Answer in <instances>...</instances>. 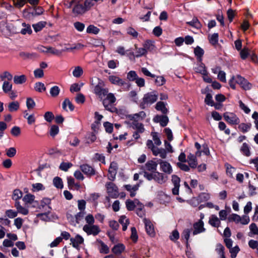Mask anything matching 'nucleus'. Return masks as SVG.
Returning <instances> with one entry per match:
<instances>
[{
	"label": "nucleus",
	"mask_w": 258,
	"mask_h": 258,
	"mask_svg": "<svg viewBox=\"0 0 258 258\" xmlns=\"http://www.w3.org/2000/svg\"><path fill=\"white\" fill-rule=\"evenodd\" d=\"M186 24L197 29H201L202 25L197 17L193 18L190 22H186Z\"/></svg>",
	"instance_id": "e433bc0d"
},
{
	"label": "nucleus",
	"mask_w": 258,
	"mask_h": 258,
	"mask_svg": "<svg viewBox=\"0 0 258 258\" xmlns=\"http://www.w3.org/2000/svg\"><path fill=\"white\" fill-rule=\"evenodd\" d=\"M67 107L70 111H73L74 109V106L71 101L68 98H66L62 103V108L67 111Z\"/></svg>",
	"instance_id": "58836bf2"
},
{
	"label": "nucleus",
	"mask_w": 258,
	"mask_h": 258,
	"mask_svg": "<svg viewBox=\"0 0 258 258\" xmlns=\"http://www.w3.org/2000/svg\"><path fill=\"white\" fill-rule=\"evenodd\" d=\"M108 79L110 83L116 86H123L126 84L123 79L117 76L110 75L108 76Z\"/></svg>",
	"instance_id": "2eb2a0df"
},
{
	"label": "nucleus",
	"mask_w": 258,
	"mask_h": 258,
	"mask_svg": "<svg viewBox=\"0 0 258 258\" xmlns=\"http://www.w3.org/2000/svg\"><path fill=\"white\" fill-rule=\"evenodd\" d=\"M240 216L236 214H232L228 218L229 221L234 222L236 223H240Z\"/></svg>",
	"instance_id": "e2e57ef3"
},
{
	"label": "nucleus",
	"mask_w": 258,
	"mask_h": 258,
	"mask_svg": "<svg viewBox=\"0 0 258 258\" xmlns=\"http://www.w3.org/2000/svg\"><path fill=\"white\" fill-rule=\"evenodd\" d=\"M131 126H132L134 129L136 130V132H138L140 133H143L144 131L145 128L144 127L143 124L141 123H134L132 124H129Z\"/></svg>",
	"instance_id": "37998d69"
},
{
	"label": "nucleus",
	"mask_w": 258,
	"mask_h": 258,
	"mask_svg": "<svg viewBox=\"0 0 258 258\" xmlns=\"http://www.w3.org/2000/svg\"><path fill=\"white\" fill-rule=\"evenodd\" d=\"M14 82L16 84H22L26 82L27 77L24 75L20 76H15L13 78Z\"/></svg>",
	"instance_id": "72a5a7b5"
},
{
	"label": "nucleus",
	"mask_w": 258,
	"mask_h": 258,
	"mask_svg": "<svg viewBox=\"0 0 258 258\" xmlns=\"http://www.w3.org/2000/svg\"><path fill=\"white\" fill-rule=\"evenodd\" d=\"M152 153L154 156H159L162 159H165L167 157L166 150L162 148H158L156 147Z\"/></svg>",
	"instance_id": "a878e982"
},
{
	"label": "nucleus",
	"mask_w": 258,
	"mask_h": 258,
	"mask_svg": "<svg viewBox=\"0 0 258 258\" xmlns=\"http://www.w3.org/2000/svg\"><path fill=\"white\" fill-rule=\"evenodd\" d=\"M144 222L147 234L151 237H154L155 235V232L154 226L152 222L146 219H144Z\"/></svg>",
	"instance_id": "6ab92c4d"
},
{
	"label": "nucleus",
	"mask_w": 258,
	"mask_h": 258,
	"mask_svg": "<svg viewBox=\"0 0 258 258\" xmlns=\"http://www.w3.org/2000/svg\"><path fill=\"white\" fill-rule=\"evenodd\" d=\"M54 185L58 188L63 187V182L62 179L59 177H55L53 180Z\"/></svg>",
	"instance_id": "13d9d810"
},
{
	"label": "nucleus",
	"mask_w": 258,
	"mask_h": 258,
	"mask_svg": "<svg viewBox=\"0 0 258 258\" xmlns=\"http://www.w3.org/2000/svg\"><path fill=\"white\" fill-rule=\"evenodd\" d=\"M83 74V70L82 67L77 66L74 68L73 75L76 78H80Z\"/></svg>",
	"instance_id": "49530a36"
},
{
	"label": "nucleus",
	"mask_w": 258,
	"mask_h": 258,
	"mask_svg": "<svg viewBox=\"0 0 258 258\" xmlns=\"http://www.w3.org/2000/svg\"><path fill=\"white\" fill-rule=\"evenodd\" d=\"M224 120L231 125H237L240 123L239 117L234 113L226 112L223 114Z\"/></svg>",
	"instance_id": "0eeeda50"
},
{
	"label": "nucleus",
	"mask_w": 258,
	"mask_h": 258,
	"mask_svg": "<svg viewBox=\"0 0 258 258\" xmlns=\"http://www.w3.org/2000/svg\"><path fill=\"white\" fill-rule=\"evenodd\" d=\"M106 97L103 100V104L106 109L110 110L111 105L116 101V98L112 93H107L106 95Z\"/></svg>",
	"instance_id": "9b49d317"
},
{
	"label": "nucleus",
	"mask_w": 258,
	"mask_h": 258,
	"mask_svg": "<svg viewBox=\"0 0 258 258\" xmlns=\"http://www.w3.org/2000/svg\"><path fill=\"white\" fill-rule=\"evenodd\" d=\"M5 151L6 155L9 158L15 157L17 153V150L15 147L6 149Z\"/></svg>",
	"instance_id": "864d4df0"
},
{
	"label": "nucleus",
	"mask_w": 258,
	"mask_h": 258,
	"mask_svg": "<svg viewBox=\"0 0 258 258\" xmlns=\"http://www.w3.org/2000/svg\"><path fill=\"white\" fill-rule=\"evenodd\" d=\"M160 170L167 174H170L172 172V168L170 164L164 160H160L159 162Z\"/></svg>",
	"instance_id": "dca6fc26"
},
{
	"label": "nucleus",
	"mask_w": 258,
	"mask_h": 258,
	"mask_svg": "<svg viewBox=\"0 0 258 258\" xmlns=\"http://www.w3.org/2000/svg\"><path fill=\"white\" fill-rule=\"evenodd\" d=\"M25 115L24 116L27 119V122L29 124L31 125L35 122L36 119L34 114L28 115V113L26 112H25Z\"/></svg>",
	"instance_id": "052dcab7"
},
{
	"label": "nucleus",
	"mask_w": 258,
	"mask_h": 258,
	"mask_svg": "<svg viewBox=\"0 0 258 258\" xmlns=\"http://www.w3.org/2000/svg\"><path fill=\"white\" fill-rule=\"evenodd\" d=\"M135 49L136 50L135 54L133 52H131L130 54L131 55H134L137 57H141L144 55H146L147 53V51H146V49L143 48H138L137 45H135Z\"/></svg>",
	"instance_id": "7c9ffc66"
},
{
	"label": "nucleus",
	"mask_w": 258,
	"mask_h": 258,
	"mask_svg": "<svg viewBox=\"0 0 258 258\" xmlns=\"http://www.w3.org/2000/svg\"><path fill=\"white\" fill-rule=\"evenodd\" d=\"M194 230L192 234L194 235L203 233L205 232L206 229L204 228V223L202 220H199L193 224Z\"/></svg>",
	"instance_id": "f8f14e48"
},
{
	"label": "nucleus",
	"mask_w": 258,
	"mask_h": 258,
	"mask_svg": "<svg viewBox=\"0 0 258 258\" xmlns=\"http://www.w3.org/2000/svg\"><path fill=\"white\" fill-rule=\"evenodd\" d=\"M46 49V53H49L53 55H55L57 56H59L62 53V51L58 50L55 48L49 47L48 48H45Z\"/></svg>",
	"instance_id": "09e8293b"
},
{
	"label": "nucleus",
	"mask_w": 258,
	"mask_h": 258,
	"mask_svg": "<svg viewBox=\"0 0 258 258\" xmlns=\"http://www.w3.org/2000/svg\"><path fill=\"white\" fill-rule=\"evenodd\" d=\"M13 78L12 74L8 71H4L0 74V80L3 82L2 90L4 93L8 94L12 91L13 84L11 81Z\"/></svg>",
	"instance_id": "7ed1b4c3"
},
{
	"label": "nucleus",
	"mask_w": 258,
	"mask_h": 258,
	"mask_svg": "<svg viewBox=\"0 0 258 258\" xmlns=\"http://www.w3.org/2000/svg\"><path fill=\"white\" fill-rule=\"evenodd\" d=\"M86 32L89 34H97L99 32V29L94 25H90L87 27Z\"/></svg>",
	"instance_id": "5fc2aeb1"
},
{
	"label": "nucleus",
	"mask_w": 258,
	"mask_h": 258,
	"mask_svg": "<svg viewBox=\"0 0 258 258\" xmlns=\"http://www.w3.org/2000/svg\"><path fill=\"white\" fill-rule=\"evenodd\" d=\"M97 80L98 83L94 87V93L102 100L108 93V89L105 88V83L102 80L98 78Z\"/></svg>",
	"instance_id": "39448f33"
},
{
	"label": "nucleus",
	"mask_w": 258,
	"mask_h": 258,
	"mask_svg": "<svg viewBox=\"0 0 258 258\" xmlns=\"http://www.w3.org/2000/svg\"><path fill=\"white\" fill-rule=\"evenodd\" d=\"M158 94L157 91H153L145 94L143 98V105L151 104L158 99Z\"/></svg>",
	"instance_id": "423d86ee"
},
{
	"label": "nucleus",
	"mask_w": 258,
	"mask_h": 258,
	"mask_svg": "<svg viewBox=\"0 0 258 258\" xmlns=\"http://www.w3.org/2000/svg\"><path fill=\"white\" fill-rule=\"evenodd\" d=\"M82 171L87 175H92L95 174V171L93 168L88 164H83L80 166Z\"/></svg>",
	"instance_id": "393cba45"
},
{
	"label": "nucleus",
	"mask_w": 258,
	"mask_h": 258,
	"mask_svg": "<svg viewBox=\"0 0 258 258\" xmlns=\"http://www.w3.org/2000/svg\"><path fill=\"white\" fill-rule=\"evenodd\" d=\"M144 177L148 180L153 179L155 182L160 184H164L168 180L167 176L158 171H156L154 173L145 172Z\"/></svg>",
	"instance_id": "20e7f679"
},
{
	"label": "nucleus",
	"mask_w": 258,
	"mask_h": 258,
	"mask_svg": "<svg viewBox=\"0 0 258 258\" xmlns=\"http://www.w3.org/2000/svg\"><path fill=\"white\" fill-rule=\"evenodd\" d=\"M138 203L139 201L137 199H135L134 201L127 200L125 202L126 208L128 211H133Z\"/></svg>",
	"instance_id": "bb28decb"
},
{
	"label": "nucleus",
	"mask_w": 258,
	"mask_h": 258,
	"mask_svg": "<svg viewBox=\"0 0 258 258\" xmlns=\"http://www.w3.org/2000/svg\"><path fill=\"white\" fill-rule=\"evenodd\" d=\"M209 224L214 227H218L220 224V220L215 215H212L209 220Z\"/></svg>",
	"instance_id": "cd10ccee"
},
{
	"label": "nucleus",
	"mask_w": 258,
	"mask_h": 258,
	"mask_svg": "<svg viewBox=\"0 0 258 258\" xmlns=\"http://www.w3.org/2000/svg\"><path fill=\"white\" fill-rule=\"evenodd\" d=\"M195 148L196 151L195 154L189 153L187 156V162L190 166L192 168H196L198 166V161L197 157H199L201 156L202 153L209 156L210 152L208 146L207 144H204L202 146L198 142L195 143Z\"/></svg>",
	"instance_id": "f257e3e1"
},
{
	"label": "nucleus",
	"mask_w": 258,
	"mask_h": 258,
	"mask_svg": "<svg viewBox=\"0 0 258 258\" xmlns=\"http://www.w3.org/2000/svg\"><path fill=\"white\" fill-rule=\"evenodd\" d=\"M71 5H74L72 12L74 16L82 15L88 11L94 4L91 0H72Z\"/></svg>",
	"instance_id": "f03ea898"
},
{
	"label": "nucleus",
	"mask_w": 258,
	"mask_h": 258,
	"mask_svg": "<svg viewBox=\"0 0 258 258\" xmlns=\"http://www.w3.org/2000/svg\"><path fill=\"white\" fill-rule=\"evenodd\" d=\"M124 187L130 192V196L133 198L136 196V191L138 190L139 185H131L130 184H126L124 185Z\"/></svg>",
	"instance_id": "c85d7f7f"
},
{
	"label": "nucleus",
	"mask_w": 258,
	"mask_h": 258,
	"mask_svg": "<svg viewBox=\"0 0 258 258\" xmlns=\"http://www.w3.org/2000/svg\"><path fill=\"white\" fill-rule=\"evenodd\" d=\"M35 90L39 92L45 91L46 90V87L43 83L41 82L36 83L35 84Z\"/></svg>",
	"instance_id": "680f3d73"
},
{
	"label": "nucleus",
	"mask_w": 258,
	"mask_h": 258,
	"mask_svg": "<svg viewBox=\"0 0 258 258\" xmlns=\"http://www.w3.org/2000/svg\"><path fill=\"white\" fill-rule=\"evenodd\" d=\"M22 26L23 27V28H22L21 30V33L22 34L25 35L26 34H31L32 31V29L31 28V26L30 25L26 24L25 23H23L22 24Z\"/></svg>",
	"instance_id": "603ef678"
},
{
	"label": "nucleus",
	"mask_w": 258,
	"mask_h": 258,
	"mask_svg": "<svg viewBox=\"0 0 258 258\" xmlns=\"http://www.w3.org/2000/svg\"><path fill=\"white\" fill-rule=\"evenodd\" d=\"M83 230L88 235H93L94 236L98 235L100 232L99 227L94 224L85 225L83 226Z\"/></svg>",
	"instance_id": "9d476101"
},
{
	"label": "nucleus",
	"mask_w": 258,
	"mask_h": 258,
	"mask_svg": "<svg viewBox=\"0 0 258 258\" xmlns=\"http://www.w3.org/2000/svg\"><path fill=\"white\" fill-rule=\"evenodd\" d=\"M171 181L174 185V187L172 188V191L174 195H177L179 194V188L180 186V178L176 175L172 176Z\"/></svg>",
	"instance_id": "a211bd4d"
},
{
	"label": "nucleus",
	"mask_w": 258,
	"mask_h": 258,
	"mask_svg": "<svg viewBox=\"0 0 258 258\" xmlns=\"http://www.w3.org/2000/svg\"><path fill=\"white\" fill-rule=\"evenodd\" d=\"M153 121L155 122L160 123L161 126L164 127L167 125L169 119L166 115H157L153 118Z\"/></svg>",
	"instance_id": "4be33fe9"
},
{
	"label": "nucleus",
	"mask_w": 258,
	"mask_h": 258,
	"mask_svg": "<svg viewBox=\"0 0 258 258\" xmlns=\"http://www.w3.org/2000/svg\"><path fill=\"white\" fill-rule=\"evenodd\" d=\"M241 152L246 156H249L250 152L248 145L246 143H243L240 149Z\"/></svg>",
	"instance_id": "6e6d98bb"
},
{
	"label": "nucleus",
	"mask_w": 258,
	"mask_h": 258,
	"mask_svg": "<svg viewBox=\"0 0 258 258\" xmlns=\"http://www.w3.org/2000/svg\"><path fill=\"white\" fill-rule=\"evenodd\" d=\"M96 245L101 253L107 254L109 252V247L102 240H97L95 242Z\"/></svg>",
	"instance_id": "aec40b11"
},
{
	"label": "nucleus",
	"mask_w": 258,
	"mask_h": 258,
	"mask_svg": "<svg viewBox=\"0 0 258 258\" xmlns=\"http://www.w3.org/2000/svg\"><path fill=\"white\" fill-rule=\"evenodd\" d=\"M224 247L221 244H218L217 245L216 250L221 258H226L224 254Z\"/></svg>",
	"instance_id": "0e129e2a"
},
{
	"label": "nucleus",
	"mask_w": 258,
	"mask_h": 258,
	"mask_svg": "<svg viewBox=\"0 0 258 258\" xmlns=\"http://www.w3.org/2000/svg\"><path fill=\"white\" fill-rule=\"evenodd\" d=\"M138 76L136 72L134 71H131L127 74V79L130 81H135Z\"/></svg>",
	"instance_id": "4d7b16f0"
},
{
	"label": "nucleus",
	"mask_w": 258,
	"mask_h": 258,
	"mask_svg": "<svg viewBox=\"0 0 258 258\" xmlns=\"http://www.w3.org/2000/svg\"><path fill=\"white\" fill-rule=\"evenodd\" d=\"M151 136L152 137L153 140L154 142V144L157 146H160L161 145V141L157 133L156 132H152Z\"/></svg>",
	"instance_id": "bf43d9fd"
},
{
	"label": "nucleus",
	"mask_w": 258,
	"mask_h": 258,
	"mask_svg": "<svg viewBox=\"0 0 258 258\" xmlns=\"http://www.w3.org/2000/svg\"><path fill=\"white\" fill-rule=\"evenodd\" d=\"M70 241L74 247L79 249L80 245L84 242V238L81 235L77 234L74 238H71Z\"/></svg>",
	"instance_id": "412c9836"
},
{
	"label": "nucleus",
	"mask_w": 258,
	"mask_h": 258,
	"mask_svg": "<svg viewBox=\"0 0 258 258\" xmlns=\"http://www.w3.org/2000/svg\"><path fill=\"white\" fill-rule=\"evenodd\" d=\"M237 84L239 85L244 90H248L251 88V85L244 78L240 75L236 76Z\"/></svg>",
	"instance_id": "f3484780"
},
{
	"label": "nucleus",
	"mask_w": 258,
	"mask_h": 258,
	"mask_svg": "<svg viewBox=\"0 0 258 258\" xmlns=\"http://www.w3.org/2000/svg\"><path fill=\"white\" fill-rule=\"evenodd\" d=\"M45 189L44 185L41 183H35L32 184L31 191L33 192L44 190Z\"/></svg>",
	"instance_id": "f704fd0d"
},
{
	"label": "nucleus",
	"mask_w": 258,
	"mask_h": 258,
	"mask_svg": "<svg viewBox=\"0 0 258 258\" xmlns=\"http://www.w3.org/2000/svg\"><path fill=\"white\" fill-rule=\"evenodd\" d=\"M46 22L45 21H40L36 24L32 25V27L36 32L41 31L44 27H45Z\"/></svg>",
	"instance_id": "a19ab883"
},
{
	"label": "nucleus",
	"mask_w": 258,
	"mask_h": 258,
	"mask_svg": "<svg viewBox=\"0 0 258 258\" xmlns=\"http://www.w3.org/2000/svg\"><path fill=\"white\" fill-rule=\"evenodd\" d=\"M199 64L198 66L195 68L196 72L198 73H200L202 75H205V73H207V70L205 64L202 62V61L199 62Z\"/></svg>",
	"instance_id": "de8ad7c7"
},
{
	"label": "nucleus",
	"mask_w": 258,
	"mask_h": 258,
	"mask_svg": "<svg viewBox=\"0 0 258 258\" xmlns=\"http://www.w3.org/2000/svg\"><path fill=\"white\" fill-rule=\"evenodd\" d=\"M124 248L125 247L123 244H118L114 246L112 249V251L115 254H120L124 250Z\"/></svg>",
	"instance_id": "a18cd8bd"
},
{
	"label": "nucleus",
	"mask_w": 258,
	"mask_h": 258,
	"mask_svg": "<svg viewBox=\"0 0 258 258\" xmlns=\"http://www.w3.org/2000/svg\"><path fill=\"white\" fill-rule=\"evenodd\" d=\"M20 106V104L18 101H14L9 102L7 105L8 110L10 112L18 111Z\"/></svg>",
	"instance_id": "b1692460"
},
{
	"label": "nucleus",
	"mask_w": 258,
	"mask_h": 258,
	"mask_svg": "<svg viewBox=\"0 0 258 258\" xmlns=\"http://www.w3.org/2000/svg\"><path fill=\"white\" fill-rule=\"evenodd\" d=\"M118 165L117 163L112 162L110 163L108 169V178L110 180H113L117 173Z\"/></svg>",
	"instance_id": "4468645a"
},
{
	"label": "nucleus",
	"mask_w": 258,
	"mask_h": 258,
	"mask_svg": "<svg viewBox=\"0 0 258 258\" xmlns=\"http://www.w3.org/2000/svg\"><path fill=\"white\" fill-rule=\"evenodd\" d=\"M218 34L216 33L209 35L208 38L210 43L213 45L217 44L218 42Z\"/></svg>",
	"instance_id": "3c124183"
},
{
	"label": "nucleus",
	"mask_w": 258,
	"mask_h": 258,
	"mask_svg": "<svg viewBox=\"0 0 258 258\" xmlns=\"http://www.w3.org/2000/svg\"><path fill=\"white\" fill-rule=\"evenodd\" d=\"M16 208L18 214H20L23 215H27L29 214V210L26 206H23L21 205L20 202H17L15 203L14 205Z\"/></svg>",
	"instance_id": "5701e85b"
},
{
	"label": "nucleus",
	"mask_w": 258,
	"mask_h": 258,
	"mask_svg": "<svg viewBox=\"0 0 258 258\" xmlns=\"http://www.w3.org/2000/svg\"><path fill=\"white\" fill-rule=\"evenodd\" d=\"M249 230L252 234L258 235V227L256 224L251 223L249 225Z\"/></svg>",
	"instance_id": "774afa93"
},
{
	"label": "nucleus",
	"mask_w": 258,
	"mask_h": 258,
	"mask_svg": "<svg viewBox=\"0 0 258 258\" xmlns=\"http://www.w3.org/2000/svg\"><path fill=\"white\" fill-rule=\"evenodd\" d=\"M86 212L80 211L75 216L76 223L79 224L80 222L84 218Z\"/></svg>",
	"instance_id": "338daca9"
},
{
	"label": "nucleus",
	"mask_w": 258,
	"mask_h": 258,
	"mask_svg": "<svg viewBox=\"0 0 258 258\" xmlns=\"http://www.w3.org/2000/svg\"><path fill=\"white\" fill-rule=\"evenodd\" d=\"M143 47L146 49L147 52L148 51H152L155 48L154 42L149 40H146L143 44Z\"/></svg>",
	"instance_id": "c03bdc74"
},
{
	"label": "nucleus",
	"mask_w": 258,
	"mask_h": 258,
	"mask_svg": "<svg viewBox=\"0 0 258 258\" xmlns=\"http://www.w3.org/2000/svg\"><path fill=\"white\" fill-rule=\"evenodd\" d=\"M157 165V163L153 160L148 161L142 168L143 170V173L144 174L145 172H148V171L152 172V173L156 172Z\"/></svg>",
	"instance_id": "ddd939ff"
},
{
	"label": "nucleus",
	"mask_w": 258,
	"mask_h": 258,
	"mask_svg": "<svg viewBox=\"0 0 258 258\" xmlns=\"http://www.w3.org/2000/svg\"><path fill=\"white\" fill-rule=\"evenodd\" d=\"M166 103L162 101H159L157 103L155 108L158 111H161L163 114H166L168 112V110L166 107Z\"/></svg>",
	"instance_id": "c756f323"
},
{
	"label": "nucleus",
	"mask_w": 258,
	"mask_h": 258,
	"mask_svg": "<svg viewBox=\"0 0 258 258\" xmlns=\"http://www.w3.org/2000/svg\"><path fill=\"white\" fill-rule=\"evenodd\" d=\"M119 222L122 226V230L125 231L127 229V226L130 224V220L125 216H120L119 219Z\"/></svg>",
	"instance_id": "473e14b6"
},
{
	"label": "nucleus",
	"mask_w": 258,
	"mask_h": 258,
	"mask_svg": "<svg viewBox=\"0 0 258 258\" xmlns=\"http://www.w3.org/2000/svg\"><path fill=\"white\" fill-rule=\"evenodd\" d=\"M35 196L31 194H27L24 196L23 198V201L25 203V204H32L35 200Z\"/></svg>",
	"instance_id": "c9c22d12"
},
{
	"label": "nucleus",
	"mask_w": 258,
	"mask_h": 258,
	"mask_svg": "<svg viewBox=\"0 0 258 258\" xmlns=\"http://www.w3.org/2000/svg\"><path fill=\"white\" fill-rule=\"evenodd\" d=\"M136 213L140 217L145 215L144 206L139 202L136 206Z\"/></svg>",
	"instance_id": "79ce46f5"
},
{
	"label": "nucleus",
	"mask_w": 258,
	"mask_h": 258,
	"mask_svg": "<svg viewBox=\"0 0 258 258\" xmlns=\"http://www.w3.org/2000/svg\"><path fill=\"white\" fill-rule=\"evenodd\" d=\"M251 125V123L250 122L241 123L239 125L238 128L241 132L246 133L250 130Z\"/></svg>",
	"instance_id": "4c0bfd02"
},
{
	"label": "nucleus",
	"mask_w": 258,
	"mask_h": 258,
	"mask_svg": "<svg viewBox=\"0 0 258 258\" xmlns=\"http://www.w3.org/2000/svg\"><path fill=\"white\" fill-rule=\"evenodd\" d=\"M146 117V113L144 111H142L138 113L133 115H129L127 116V122L128 124L134 123H139L143 120Z\"/></svg>",
	"instance_id": "1a4fd4ad"
},
{
	"label": "nucleus",
	"mask_w": 258,
	"mask_h": 258,
	"mask_svg": "<svg viewBox=\"0 0 258 258\" xmlns=\"http://www.w3.org/2000/svg\"><path fill=\"white\" fill-rule=\"evenodd\" d=\"M225 166L226 168V174L227 176L230 177H233V174L236 170L235 168L228 163H226Z\"/></svg>",
	"instance_id": "8fccbe9b"
},
{
	"label": "nucleus",
	"mask_w": 258,
	"mask_h": 258,
	"mask_svg": "<svg viewBox=\"0 0 258 258\" xmlns=\"http://www.w3.org/2000/svg\"><path fill=\"white\" fill-rule=\"evenodd\" d=\"M22 191L19 189H16L13 191L12 199L15 201V202H19V200L22 198Z\"/></svg>",
	"instance_id": "ea45409f"
},
{
	"label": "nucleus",
	"mask_w": 258,
	"mask_h": 258,
	"mask_svg": "<svg viewBox=\"0 0 258 258\" xmlns=\"http://www.w3.org/2000/svg\"><path fill=\"white\" fill-rule=\"evenodd\" d=\"M60 92V89L58 86L52 87L50 90V94L52 97H55L58 96Z\"/></svg>",
	"instance_id": "69168bd1"
},
{
	"label": "nucleus",
	"mask_w": 258,
	"mask_h": 258,
	"mask_svg": "<svg viewBox=\"0 0 258 258\" xmlns=\"http://www.w3.org/2000/svg\"><path fill=\"white\" fill-rule=\"evenodd\" d=\"M194 53L198 62L202 61V57L204 53V50L199 46H197L194 50Z\"/></svg>",
	"instance_id": "2f4dec72"
},
{
	"label": "nucleus",
	"mask_w": 258,
	"mask_h": 258,
	"mask_svg": "<svg viewBox=\"0 0 258 258\" xmlns=\"http://www.w3.org/2000/svg\"><path fill=\"white\" fill-rule=\"evenodd\" d=\"M108 195L112 198H117L119 192L117 186L112 182H108L105 185Z\"/></svg>",
	"instance_id": "6e6552de"
}]
</instances>
